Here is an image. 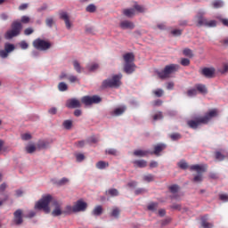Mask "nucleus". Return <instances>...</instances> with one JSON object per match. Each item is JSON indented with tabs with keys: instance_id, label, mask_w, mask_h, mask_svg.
<instances>
[{
	"instance_id": "obj_23",
	"label": "nucleus",
	"mask_w": 228,
	"mask_h": 228,
	"mask_svg": "<svg viewBox=\"0 0 228 228\" xmlns=\"http://www.w3.org/2000/svg\"><path fill=\"white\" fill-rule=\"evenodd\" d=\"M124 15H126V17H134L136 15V11L134 10V8H131V9H125L123 11Z\"/></svg>"
},
{
	"instance_id": "obj_8",
	"label": "nucleus",
	"mask_w": 228,
	"mask_h": 228,
	"mask_svg": "<svg viewBox=\"0 0 228 228\" xmlns=\"http://www.w3.org/2000/svg\"><path fill=\"white\" fill-rule=\"evenodd\" d=\"M13 222L15 225H22L24 223V211L19 208L13 213Z\"/></svg>"
},
{
	"instance_id": "obj_47",
	"label": "nucleus",
	"mask_w": 228,
	"mask_h": 228,
	"mask_svg": "<svg viewBox=\"0 0 228 228\" xmlns=\"http://www.w3.org/2000/svg\"><path fill=\"white\" fill-rule=\"evenodd\" d=\"M69 178H67V177H63V178H61L58 183H57V184L59 185V186H63V185H65V184H67L68 183H69Z\"/></svg>"
},
{
	"instance_id": "obj_40",
	"label": "nucleus",
	"mask_w": 228,
	"mask_h": 228,
	"mask_svg": "<svg viewBox=\"0 0 228 228\" xmlns=\"http://www.w3.org/2000/svg\"><path fill=\"white\" fill-rule=\"evenodd\" d=\"M152 94L155 95V97H163L165 92L163 91V89H156L152 91Z\"/></svg>"
},
{
	"instance_id": "obj_56",
	"label": "nucleus",
	"mask_w": 228,
	"mask_h": 228,
	"mask_svg": "<svg viewBox=\"0 0 228 228\" xmlns=\"http://www.w3.org/2000/svg\"><path fill=\"white\" fill-rule=\"evenodd\" d=\"M45 24L48 26V28H51L53 24H54V20L53 18H47L45 20Z\"/></svg>"
},
{
	"instance_id": "obj_55",
	"label": "nucleus",
	"mask_w": 228,
	"mask_h": 228,
	"mask_svg": "<svg viewBox=\"0 0 228 228\" xmlns=\"http://www.w3.org/2000/svg\"><path fill=\"white\" fill-rule=\"evenodd\" d=\"M178 167L180 168H182V170H186V168H188V163L184 162V161H180L178 163Z\"/></svg>"
},
{
	"instance_id": "obj_4",
	"label": "nucleus",
	"mask_w": 228,
	"mask_h": 228,
	"mask_svg": "<svg viewBox=\"0 0 228 228\" xmlns=\"http://www.w3.org/2000/svg\"><path fill=\"white\" fill-rule=\"evenodd\" d=\"M120 79H122V74L114 75L112 78L103 80L102 86L103 88H118L122 85Z\"/></svg>"
},
{
	"instance_id": "obj_53",
	"label": "nucleus",
	"mask_w": 228,
	"mask_h": 228,
	"mask_svg": "<svg viewBox=\"0 0 228 228\" xmlns=\"http://www.w3.org/2000/svg\"><path fill=\"white\" fill-rule=\"evenodd\" d=\"M99 142V138L95 136H91L87 139V143H97Z\"/></svg>"
},
{
	"instance_id": "obj_63",
	"label": "nucleus",
	"mask_w": 228,
	"mask_h": 228,
	"mask_svg": "<svg viewBox=\"0 0 228 228\" xmlns=\"http://www.w3.org/2000/svg\"><path fill=\"white\" fill-rule=\"evenodd\" d=\"M9 53H7L6 50H1L0 51V58H6Z\"/></svg>"
},
{
	"instance_id": "obj_48",
	"label": "nucleus",
	"mask_w": 228,
	"mask_h": 228,
	"mask_svg": "<svg viewBox=\"0 0 228 228\" xmlns=\"http://www.w3.org/2000/svg\"><path fill=\"white\" fill-rule=\"evenodd\" d=\"M188 97H195L197 95V89H189L187 91Z\"/></svg>"
},
{
	"instance_id": "obj_61",
	"label": "nucleus",
	"mask_w": 228,
	"mask_h": 228,
	"mask_svg": "<svg viewBox=\"0 0 228 228\" xmlns=\"http://www.w3.org/2000/svg\"><path fill=\"white\" fill-rule=\"evenodd\" d=\"M68 79L69 83H77V81H79V79L76 76H69Z\"/></svg>"
},
{
	"instance_id": "obj_7",
	"label": "nucleus",
	"mask_w": 228,
	"mask_h": 228,
	"mask_svg": "<svg viewBox=\"0 0 228 228\" xmlns=\"http://www.w3.org/2000/svg\"><path fill=\"white\" fill-rule=\"evenodd\" d=\"M52 45L51 42L40 38H37L33 41V47L37 49V51H47L51 49Z\"/></svg>"
},
{
	"instance_id": "obj_13",
	"label": "nucleus",
	"mask_w": 228,
	"mask_h": 228,
	"mask_svg": "<svg viewBox=\"0 0 228 228\" xmlns=\"http://www.w3.org/2000/svg\"><path fill=\"white\" fill-rule=\"evenodd\" d=\"M119 28L121 29H134V23L126 20L119 23Z\"/></svg>"
},
{
	"instance_id": "obj_12",
	"label": "nucleus",
	"mask_w": 228,
	"mask_h": 228,
	"mask_svg": "<svg viewBox=\"0 0 228 228\" xmlns=\"http://www.w3.org/2000/svg\"><path fill=\"white\" fill-rule=\"evenodd\" d=\"M154 151H150V154H155V156H159L160 152H163L167 149V144L159 143L153 146Z\"/></svg>"
},
{
	"instance_id": "obj_17",
	"label": "nucleus",
	"mask_w": 228,
	"mask_h": 228,
	"mask_svg": "<svg viewBox=\"0 0 228 228\" xmlns=\"http://www.w3.org/2000/svg\"><path fill=\"white\" fill-rule=\"evenodd\" d=\"M53 204L55 206V208L53 210L52 215L53 216H60V215L63 213V211H61V208H60V203H58V201H54Z\"/></svg>"
},
{
	"instance_id": "obj_41",
	"label": "nucleus",
	"mask_w": 228,
	"mask_h": 228,
	"mask_svg": "<svg viewBox=\"0 0 228 228\" xmlns=\"http://www.w3.org/2000/svg\"><path fill=\"white\" fill-rule=\"evenodd\" d=\"M134 10H135L139 13H143V12H145V7H143L142 5L134 4Z\"/></svg>"
},
{
	"instance_id": "obj_6",
	"label": "nucleus",
	"mask_w": 228,
	"mask_h": 228,
	"mask_svg": "<svg viewBox=\"0 0 228 228\" xmlns=\"http://www.w3.org/2000/svg\"><path fill=\"white\" fill-rule=\"evenodd\" d=\"M51 200H53V196L49 194L44 196L37 202L35 206L36 209H42L43 211H45V213H49L51 211V208H49V204H51Z\"/></svg>"
},
{
	"instance_id": "obj_11",
	"label": "nucleus",
	"mask_w": 228,
	"mask_h": 228,
	"mask_svg": "<svg viewBox=\"0 0 228 228\" xmlns=\"http://www.w3.org/2000/svg\"><path fill=\"white\" fill-rule=\"evenodd\" d=\"M215 72H216L215 68H203L201 70V75L208 79H211L212 77H215Z\"/></svg>"
},
{
	"instance_id": "obj_5",
	"label": "nucleus",
	"mask_w": 228,
	"mask_h": 228,
	"mask_svg": "<svg viewBox=\"0 0 228 228\" xmlns=\"http://www.w3.org/2000/svg\"><path fill=\"white\" fill-rule=\"evenodd\" d=\"M11 28L12 29L5 33V38H7V40L20 35V31H22V23L20 21L15 20L12 23Z\"/></svg>"
},
{
	"instance_id": "obj_10",
	"label": "nucleus",
	"mask_w": 228,
	"mask_h": 228,
	"mask_svg": "<svg viewBox=\"0 0 228 228\" xmlns=\"http://www.w3.org/2000/svg\"><path fill=\"white\" fill-rule=\"evenodd\" d=\"M66 108H69V110L81 108V102L76 98L69 99L66 102Z\"/></svg>"
},
{
	"instance_id": "obj_45",
	"label": "nucleus",
	"mask_w": 228,
	"mask_h": 228,
	"mask_svg": "<svg viewBox=\"0 0 228 228\" xmlns=\"http://www.w3.org/2000/svg\"><path fill=\"white\" fill-rule=\"evenodd\" d=\"M206 28H216V20H207Z\"/></svg>"
},
{
	"instance_id": "obj_39",
	"label": "nucleus",
	"mask_w": 228,
	"mask_h": 228,
	"mask_svg": "<svg viewBox=\"0 0 228 228\" xmlns=\"http://www.w3.org/2000/svg\"><path fill=\"white\" fill-rule=\"evenodd\" d=\"M213 8H222L224 6V2L221 0H216L212 3Z\"/></svg>"
},
{
	"instance_id": "obj_64",
	"label": "nucleus",
	"mask_w": 228,
	"mask_h": 228,
	"mask_svg": "<svg viewBox=\"0 0 228 228\" xmlns=\"http://www.w3.org/2000/svg\"><path fill=\"white\" fill-rule=\"evenodd\" d=\"M220 22L228 28V19L219 18Z\"/></svg>"
},
{
	"instance_id": "obj_2",
	"label": "nucleus",
	"mask_w": 228,
	"mask_h": 228,
	"mask_svg": "<svg viewBox=\"0 0 228 228\" xmlns=\"http://www.w3.org/2000/svg\"><path fill=\"white\" fill-rule=\"evenodd\" d=\"M191 172H197L198 175H194V178L192 179L193 183H202L204 176L202 175L205 172H208V165L206 164H196L190 167Z\"/></svg>"
},
{
	"instance_id": "obj_30",
	"label": "nucleus",
	"mask_w": 228,
	"mask_h": 228,
	"mask_svg": "<svg viewBox=\"0 0 228 228\" xmlns=\"http://www.w3.org/2000/svg\"><path fill=\"white\" fill-rule=\"evenodd\" d=\"M62 126L64 129H67L68 131H69V129H72V120L70 119L64 120L62 123Z\"/></svg>"
},
{
	"instance_id": "obj_52",
	"label": "nucleus",
	"mask_w": 228,
	"mask_h": 228,
	"mask_svg": "<svg viewBox=\"0 0 228 228\" xmlns=\"http://www.w3.org/2000/svg\"><path fill=\"white\" fill-rule=\"evenodd\" d=\"M37 149H45L47 144L44 141H39L37 144Z\"/></svg>"
},
{
	"instance_id": "obj_33",
	"label": "nucleus",
	"mask_w": 228,
	"mask_h": 228,
	"mask_svg": "<svg viewBox=\"0 0 228 228\" xmlns=\"http://www.w3.org/2000/svg\"><path fill=\"white\" fill-rule=\"evenodd\" d=\"M183 56H187L188 58H193V52L190 48H184L183 51Z\"/></svg>"
},
{
	"instance_id": "obj_19",
	"label": "nucleus",
	"mask_w": 228,
	"mask_h": 228,
	"mask_svg": "<svg viewBox=\"0 0 228 228\" xmlns=\"http://www.w3.org/2000/svg\"><path fill=\"white\" fill-rule=\"evenodd\" d=\"M147 154H151V151L143 150H137L134 151V155L137 156L138 158H145Z\"/></svg>"
},
{
	"instance_id": "obj_15",
	"label": "nucleus",
	"mask_w": 228,
	"mask_h": 228,
	"mask_svg": "<svg viewBox=\"0 0 228 228\" xmlns=\"http://www.w3.org/2000/svg\"><path fill=\"white\" fill-rule=\"evenodd\" d=\"M60 19L64 20L67 29H70V28H72V23H70V19L69 18V14H67V12H61Z\"/></svg>"
},
{
	"instance_id": "obj_29",
	"label": "nucleus",
	"mask_w": 228,
	"mask_h": 228,
	"mask_svg": "<svg viewBox=\"0 0 228 228\" xmlns=\"http://www.w3.org/2000/svg\"><path fill=\"white\" fill-rule=\"evenodd\" d=\"M86 69L89 70V72H94V71L97 70V69H99V64L93 62L91 64H88L86 66Z\"/></svg>"
},
{
	"instance_id": "obj_37",
	"label": "nucleus",
	"mask_w": 228,
	"mask_h": 228,
	"mask_svg": "<svg viewBox=\"0 0 228 228\" xmlns=\"http://www.w3.org/2000/svg\"><path fill=\"white\" fill-rule=\"evenodd\" d=\"M215 156L217 161H224L225 159V156L220 151H216Z\"/></svg>"
},
{
	"instance_id": "obj_27",
	"label": "nucleus",
	"mask_w": 228,
	"mask_h": 228,
	"mask_svg": "<svg viewBox=\"0 0 228 228\" xmlns=\"http://www.w3.org/2000/svg\"><path fill=\"white\" fill-rule=\"evenodd\" d=\"M4 50L7 53H13L15 51V45L10 43H6L4 45Z\"/></svg>"
},
{
	"instance_id": "obj_18",
	"label": "nucleus",
	"mask_w": 228,
	"mask_h": 228,
	"mask_svg": "<svg viewBox=\"0 0 228 228\" xmlns=\"http://www.w3.org/2000/svg\"><path fill=\"white\" fill-rule=\"evenodd\" d=\"M201 226L203 228H213V224L208 222V216H203L201 217Z\"/></svg>"
},
{
	"instance_id": "obj_25",
	"label": "nucleus",
	"mask_w": 228,
	"mask_h": 228,
	"mask_svg": "<svg viewBox=\"0 0 228 228\" xmlns=\"http://www.w3.org/2000/svg\"><path fill=\"white\" fill-rule=\"evenodd\" d=\"M108 167H110V164L102 160L96 163V168H98L99 170H104V168Z\"/></svg>"
},
{
	"instance_id": "obj_58",
	"label": "nucleus",
	"mask_w": 228,
	"mask_h": 228,
	"mask_svg": "<svg viewBox=\"0 0 228 228\" xmlns=\"http://www.w3.org/2000/svg\"><path fill=\"white\" fill-rule=\"evenodd\" d=\"M33 33H35L33 28H28L24 30V35H26L27 37H28V35H33Z\"/></svg>"
},
{
	"instance_id": "obj_9",
	"label": "nucleus",
	"mask_w": 228,
	"mask_h": 228,
	"mask_svg": "<svg viewBox=\"0 0 228 228\" xmlns=\"http://www.w3.org/2000/svg\"><path fill=\"white\" fill-rule=\"evenodd\" d=\"M88 204L83 200H78L74 205V213H79L80 211H86Z\"/></svg>"
},
{
	"instance_id": "obj_22",
	"label": "nucleus",
	"mask_w": 228,
	"mask_h": 228,
	"mask_svg": "<svg viewBox=\"0 0 228 228\" xmlns=\"http://www.w3.org/2000/svg\"><path fill=\"white\" fill-rule=\"evenodd\" d=\"M93 216H101L102 215V206H96L92 211Z\"/></svg>"
},
{
	"instance_id": "obj_26",
	"label": "nucleus",
	"mask_w": 228,
	"mask_h": 228,
	"mask_svg": "<svg viewBox=\"0 0 228 228\" xmlns=\"http://www.w3.org/2000/svg\"><path fill=\"white\" fill-rule=\"evenodd\" d=\"M81 102L83 104H85L86 106H92V99H91V96H83L81 98Z\"/></svg>"
},
{
	"instance_id": "obj_62",
	"label": "nucleus",
	"mask_w": 228,
	"mask_h": 228,
	"mask_svg": "<svg viewBox=\"0 0 228 228\" xmlns=\"http://www.w3.org/2000/svg\"><path fill=\"white\" fill-rule=\"evenodd\" d=\"M21 139L25 140V141L31 140V135H30V134H23L21 135Z\"/></svg>"
},
{
	"instance_id": "obj_16",
	"label": "nucleus",
	"mask_w": 228,
	"mask_h": 228,
	"mask_svg": "<svg viewBox=\"0 0 228 228\" xmlns=\"http://www.w3.org/2000/svg\"><path fill=\"white\" fill-rule=\"evenodd\" d=\"M196 19H197V22H198L197 26L199 28H200L202 26H206L208 24V19H206L204 17V15H202V14H198L196 16Z\"/></svg>"
},
{
	"instance_id": "obj_14",
	"label": "nucleus",
	"mask_w": 228,
	"mask_h": 228,
	"mask_svg": "<svg viewBox=\"0 0 228 228\" xmlns=\"http://www.w3.org/2000/svg\"><path fill=\"white\" fill-rule=\"evenodd\" d=\"M134 70H136V64H134V62L125 63L124 72H126V74H133Z\"/></svg>"
},
{
	"instance_id": "obj_59",
	"label": "nucleus",
	"mask_w": 228,
	"mask_h": 228,
	"mask_svg": "<svg viewBox=\"0 0 228 228\" xmlns=\"http://www.w3.org/2000/svg\"><path fill=\"white\" fill-rule=\"evenodd\" d=\"M219 200L222 202H228V194H219Z\"/></svg>"
},
{
	"instance_id": "obj_3",
	"label": "nucleus",
	"mask_w": 228,
	"mask_h": 228,
	"mask_svg": "<svg viewBox=\"0 0 228 228\" xmlns=\"http://www.w3.org/2000/svg\"><path fill=\"white\" fill-rule=\"evenodd\" d=\"M179 64H169L167 65L162 71H157V75L160 79H168L171 74H175L179 70Z\"/></svg>"
},
{
	"instance_id": "obj_49",
	"label": "nucleus",
	"mask_w": 228,
	"mask_h": 228,
	"mask_svg": "<svg viewBox=\"0 0 228 228\" xmlns=\"http://www.w3.org/2000/svg\"><path fill=\"white\" fill-rule=\"evenodd\" d=\"M163 119V113L162 112H158L157 114L153 115V120H161Z\"/></svg>"
},
{
	"instance_id": "obj_57",
	"label": "nucleus",
	"mask_w": 228,
	"mask_h": 228,
	"mask_svg": "<svg viewBox=\"0 0 228 228\" xmlns=\"http://www.w3.org/2000/svg\"><path fill=\"white\" fill-rule=\"evenodd\" d=\"M29 20H31V19H29L28 16H22L21 20H20V22L22 24H29Z\"/></svg>"
},
{
	"instance_id": "obj_36",
	"label": "nucleus",
	"mask_w": 228,
	"mask_h": 228,
	"mask_svg": "<svg viewBox=\"0 0 228 228\" xmlns=\"http://www.w3.org/2000/svg\"><path fill=\"white\" fill-rule=\"evenodd\" d=\"M73 67L78 74H81V72H82L81 65L79 64V62L77 61H73Z\"/></svg>"
},
{
	"instance_id": "obj_24",
	"label": "nucleus",
	"mask_w": 228,
	"mask_h": 228,
	"mask_svg": "<svg viewBox=\"0 0 228 228\" xmlns=\"http://www.w3.org/2000/svg\"><path fill=\"white\" fill-rule=\"evenodd\" d=\"M195 88L200 94H208V88L202 84H197Z\"/></svg>"
},
{
	"instance_id": "obj_28",
	"label": "nucleus",
	"mask_w": 228,
	"mask_h": 228,
	"mask_svg": "<svg viewBox=\"0 0 228 228\" xmlns=\"http://www.w3.org/2000/svg\"><path fill=\"white\" fill-rule=\"evenodd\" d=\"M124 111H126V107H119L113 110V115L115 117H120V115H122Z\"/></svg>"
},
{
	"instance_id": "obj_54",
	"label": "nucleus",
	"mask_w": 228,
	"mask_h": 228,
	"mask_svg": "<svg viewBox=\"0 0 228 228\" xmlns=\"http://www.w3.org/2000/svg\"><path fill=\"white\" fill-rule=\"evenodd\" d=\"M181 65H183V67H189L190 65V60L186 59V58H183L181 60Z\"/></svg>"
},
{
	"instance_id": "obj_21",
	"label": "nucleus",
	"mask_w": 228,
	"mask_h": 228,
	"mask_svg": "<svg viewBox=\"0 0 228 228\" xmlns=\"http://www.w3.org/2000/svg\"><path fill=\"white\" fill-rule=\"evenodd\" d=\"M133 164L138 168H145V167H147V162L144 159L134 160L133 161Z\"/></svg>"
},
{
	"instance_id": "obj_34",
	"label": "nucleus",
	"mask_w": 228,
	"mask_h": 228,
	"mask_svg": "<svg viewBox=\"0 0 228 228\" xmlns=\"http://www.w3.org/2000/svg\"><path fill=\"white\" fill-rule=\"evenodd\" d=\"M26 151L28 154H33V152L37 151V146H35V144H29L26 147Z\"/></svg>"
},
{
	"instance_id": "obj_32",
	"label": "nucleus",
	"mask_w": 228,
	"mask_h": 228,
	"mask_svg": "<svg viewBox=\"0 0 228 228\" xmlns=\"http://www.w3.org/2000/svg\"><path fill=\"white\" fill-rule=\"evenodd\" d=\"M58 89L60 92H67V90H69V86H67L65 82H61L58 85Z\"/></svg>"
},
{
	"instance_id": "obj_46",
	"label": "nucleus",
	"mask_w": 228,
	"mask_h": 228,
	"mask_svg": "<svg viewBox=\"0 0 228 228\" xmlns=\"http://www.w3.org/2000/svg\"><path fill=\"white\" fill-rule=\"evenodd\" d=\"M169 191H171V193H177V191H179V185L177 184L171 185L169 187Z\"/></svg>"
},
{
	"instance_id": "obj_38",
	"label": "nucleus",
	"mask_w": 228,
	"mask_h": 228,
	"mask_svg": "<svg viewBox=\"0 0 228 228\" xmlns=\"http://www.w3.org/2000/svg\"><path fill=\"white\" fill-rule=\"evenodd\" d=\"M96 10H97V7L94 4H89L86 8V11L88 12L89 13H94L95 12Z\"/></svg>"
},
{
	"instance_id": "obj_60",
	"label": "nucleus",
	"mask_w": 228,
	"mask_h": 228,
	"mask_svg": "<svg viewBox=\"0 0 228 228\" xmlns=\"http://www.w3.org/2000/svg\"><path fill=\"white\" fill-rule=\"evenodd\" d=\"M20 49L26 50V49H28V47H29V45L28 43H26V41H21L20 43Z\"/></svg>"
},
{
	"instance_id": "obj_20",
	"label": "nucleus",
	"mask_w": 228,
	"mask_h": 228,
	"mask_svg": "<svg viewBox=\"0 0 228 228\" xmlns=\"http://www.w3.org/2000/svg\"><path fill=\"white\" fill-rule=\"evenodd\" d=\"M123 58L125 60V63H134L133 61H134V54L131 53H126Z\"/></svg>"
},
{
	"instance_id": "obj_1",
	"label": "nucleus",
	"mask_w": 228,
	"mask_h": 228,
	"mask_svg": "<svg viewBox=\"0 0 228 228\" xmlns=\"http://www.w3.org/2000/svg\"><path fill=\"white\" fill-rule=\"evenodd\" d=\"M218 116V110L216 109H213L212 110H209L208 113L205 114V116L195 118L194 119H190L187 121V126L191 127V129H197L199 126L209 124V121H211L215 117Z\"/></svg>"
},
{
	"instance_id": "obj_35",
	"label": "nucleus",
	"mask_w": 228,
	"mask_h": 228,
	"mask_svg": "<svg viewBox=\"0 0 228 228\" xmlns=\"http://www.w3.org/2000/svg\"><path fill=\"white\" fill-rule=\"evenodd\" d=\"M110 216H113L114 218H118V216H120V208H114L112 209Z\"/></svg>"
},
{
	"instance_id": "obj_50",
	"label": "nucleus",
	"mask_w": 228,
	"mask_h": 228,
	"mask_svg": "<svg viewBox=\"0 0 228 228\" xmlns=\"http://www.w3.org/2000/svg\"><path fill=\"white\" fill-rule=\"evenodd\" d=\"M63 213H66L68 215H70V213H74V206H67Z\"/></svg>"
},
{
	"instance_id": "obj_42",
	"label": "nucleus",
	"mask_w": 228,
	"mask_h": 228,
	"mask_svg": "<svg viewBox=\"0 0 228 228\" xmlns=\"http://www.w3.org/2000/svg\"><path fill=\"white\" fill-rule=\"evenodd\" d=\"M170 138L171 140H173L174 142L177 141V140H181L182 135L179 133H174L170 134Z\"/></svg>"
},
{
	"instance_id": "obj_51",
	"label": "nucleus",
	"mask_w": 228,
	"mask_h": 228,
	"mask_svg": "<svg viewBox=\"0 0 228 228\" xmlns=\"http://www.w3.org/2000/svg\"><path fill=\"white\" fill-rule=\"evenodd\" d=\"M148 209L149 211H156V209H158V203H151L148 206Z\"/></svg>"
},
{
	"instance_id": "obj_43",
	"label": "nucleus",
	"mask_w": 228,
	"mask_h": 228,
	"mask_svg": "<svg viewBox=\"0 0 228 228\" xmlns=\"http://www.w3.org/2000/svg\"><path fill=\"white\" fill-rule=\"evenodd\" d=\"M143 181L146 183H152V181H154V175L151 174L146 175L143 176Z\"/></svg>"
},
{
	"instance_id": "obj_44",
	"label": "nucleus",
	"mask_w": 228,
	"mask_h": 228,
	"mask_svg": "<svg viewBox=\"0 0 228 228\" xmlns=\"http://www.w3.org/2000/svg\"><path fill=\"white\" fill-rule=\"evenodd\" d=\"M109 195H110L111 197H118V190L117 189H110L108 191Z\"/></svg>"
},
{
	"instance_id": "obj_31",
	"label": "nucleus",
	"mask_w": 228,
	"mask_h": 228,
	"mask_svg": "<svg viewBox=\"0 0 228 228\" xmlns=\"http://www.w3.org/2000/svg\"><path fill=\"white\" fill-rule=\"evenodd\" d=\"M102 98H101L99 95L91 96V105L99 104V102H102Z\"/></svg>"
}]
</instances>
